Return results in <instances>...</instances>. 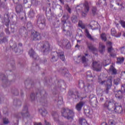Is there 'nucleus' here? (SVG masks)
Segmentation results:
<instances>
[{
    "mask_svg": "<svg viewBox=\"0 0 125 125\" xmlns=\"http://www.w3.org/2000/svg\"><path fill=\"white\" fill-rule=\"evenodd\" d=\"M32 38H33L34 41H39L41 40L42 37H41V34L37 32L34 31L31 35Z\"/></svg>",
    "mask_w": 125,
    "mask_h": 125,
    "instance_id": "423d86ee",
    "label": "nucleus"
},
{
    "mask_svg": "<svg viewBox=\"0 0 125 125\" xmlns=\"http://www.w3.org/2000/svg\"><path fill=\"white\" fill-rule=\"evenodd\" d=\"M78 46H79V45L77 44L75 46V47H78Z\"/></svg>",
    "mask_w": 125,
    "mask_h": 125,
    "instance_id": "13d9d810",
    "label": "nucleus"
},
{
    "mask_svg": "<svg viewBox=\"0 0 125 125\" xmlns=\"http://www.w3.org/2000/svg\"><path fill=\"white\" fill-rule=\"evenodd\" d=\"M84 112L87 117H89V113L90 112V110H89V109H85L84 110Z\"/></svg>",
    "mask_w": 125,
    "mask_h": 125,
    "instance_id": "cd10ccee",
    "label": "nucleus"
},
{
    "mask_svg": "<svg viewBox=\"0 0 125 125\" xmlns=\"http://www.w3.org/2000/svg\"><path fill=\"white\" fill-rule=\"evenodd\" d=\"M125 48H124V47L121 48V53H124L125 52Z\"/></svg>",
    "mask_w": 125,
    "mask_h": 125,
    "instance_id": "ea45409f",
    "label": "nucleus"
},
{
    "mask_svg": "<svg viewBox=\"0 0 125 125\" xmlns=\"http://www.w3.org/2000/svg\"><path fill=\"white\" fill-rule=\"evenodd\" d=\"M124 61H125V58L119 57V58H117V63L118 64H122V63H123V62H124Z\"/></svg>",
    "mask_w": 125,
    "mask_h": 125,
    "instance_id": "aec40b11",
    "label": "nucleus"
},
{
    "mask_svg": "<svg viewBox=\"0 0 125 125\" xmlns=\"http://www.w3.org/2000/svg\"><path fill=\"white\" fill-rule=\"evenodd\" d=\"M115 97L118 99H122L123 98V93L122 91L119 90L115 92Z\"/></svg>",
    "mask_w": 125,
    "mask_h": 125,
    "instance_id": "9b49d317",
    "label": "nucleus"
},
{
    "mask_svg": "<svg viewBox=\"0 0 125 125\" xmlns=\"http://www.w3.org/2000/svg\"><path fill=\"white\" fill-rule=\"evenodd\" d=\"M80 124L81 125H89L88 124H87L86 120L83 118L80 119Z\"/></svg>",
    "mask_w": 125,
    "mask_h": 125,
    "instance_id": "a211bd4d",
    "label": "nucleus"
},
{
    "mask_svg": "<svg viewBox=\"0 0 125 125\" xmlns=\"http://www.w3.org/2000/svg\"><path fill=\"white\" fill-rule=\"evenodd\" d=\"M55 54H57L58 56H59L62 61L65 60V57L64 56V53L63 52L60 51L59 53L56 52Z\"/></svg>",
    "mask_w": 125,
    "mask_h": 125,
    "instance_id": "f8f14e48",
    "label": "nucleus"
},
{
    "mask_svg": "<svg viewBox=\"0 0 125 125\" xmlns=\"http://www.w3.org/2000/svg\"><path fill=\"white\" fill-rule=\"evenodd\" d=\"M64 18H66V16H63L62 17V20H64Z\"/></svg>",
    "mask_w": 125,
    "mask_h": 125,
    "instance_id": "603ef678",
    "label": "nucleus"
},
{
    "mask_svg": "<svg viewBox=\"0 0 125 125\" xmlns=\"http://www.w3.org/2000/svg\"><path fill=\"white\" fill-rule=\"evenodd\" d=\"M35 94H32L30 96V97L32 99V100H35Z\"/></svg>",
    "mask_w": 125,
    "mask_h": 125,
    "instance_id": "e433bc0d",
    "label": "nucleus"
},
{
    "mask_svg": "<svg viewBox=\"0 0 125 125\" xmlns=\"http://www.w3.org/2000/svg\"><path fill=\"white\" fill-rule=\"evenodd\" d=\"M85 33H86V36L88 39L90 40L91 41H93V37L91 36V35L89 34V32H88V30L87 29H85Z\"/></svg>",
    "mask_w": 125,
    "mask_h": 125,
    "instance_id": "dca6fc26",
    "label": "nucleus"
},
{
    "mask_svg": "<svg viewBox=\"0 0 125 125\" xmlns=\"http://www.w3.org/2000/svg\"><path fill=\"white\" fill-rule=\"evenodd\" d=\"M3 123L4 125H7L9 123V121H8V119L7 118H4L3 119Z\"/></svg>",
    "mask_w": 125,
    "mask_h": 125,
    "instance_id": "2f4dec72",
    "label": "nucleus"
},
{
    "mask_svg": "<svg viewBox=\"0 0 125 125\" xmlns=\"http://www.w3.org/2000/svg\"><path fill=\"white\" fill-rule=\"evenodd\" d=\"M12 49L15 51V52H18V48L16 47V43H15L14 45L12 46Z\"/></svg>",
    "mask_w": 125,
    "mask_h": 125,
    "instance_id": "a878e982",
    "label": "nucleus"
},
{
    "mask_svg": "<svg viewBox=\"0 0 125 125\" xmlns=\"http://www.w3.org/2000/svg\"><path fill=\"white\" fill-rule=\"evenodd\" d=\"M111 35L114 37H116V38H120V37L122 36L121 33H119L117 35V32L116 31V29H115V28H112L111 29Z\"/></svg>",
    "mask_w": 125,
    "mask_h": 125,
    "instance_id": "9d476101",
    "label": "nucleus"
},
{
    "mask_svg": "<svg viewBox=\"0 0 125 125\" xmlns=\"http://www.w3.org/2000/svg\"><path fill=\"white\" fill-rule=\"evenodd\" d=\"M34 1H35L34 0H32V2L33 3H34Z\"/></svg>",
    "mask_w": 125,
    "mask_h": 125,
    "instance_id": "e2e57ef3",
    "label": "nucleus"
},
{
    "mask_svg": "<svg viewBox=\"0 0 125 125\" xmlns=\"http://www.w3.org/2000/svg\"><path fill=\"white\" fill-rule=\"evenodd\" d=\"M13 0L14 2L15 3H18V2H19V1H20V0Z\"/></svg>",
    "mask_w": 125,
    "mask_h": 125,
    "instance_id": "79ce46f5",
    "label": "nucleus"
},
{
    "mask_svg": "<svg viewBox=\"0 0 125 125\" xmlns=\"http://www.w3.org/2000/svg\"><path fill=\"white\" fill-rule=\"evenodd\" d=\"M40 112H42V116H45V115H46V114H47V111H46V110H44L43 111L42 110H40Z\"/></svg>",
    "mask_w": 125,
    "mask_h": 125,
    "instance_id": "c85d7f7f",
    "label": "nucleus"
},
{
    "mask_svg": "<svg viewBox=\"0 0 125 125\" xmlns=\"http://www.w3.org/2000/svg\"><path fill=\"white\" fill-rule=\"evenodd\" d=\"M85 56H87V54H85Z\"/></svg>",
    "mask_w": 125,
    "mask_h": 125,
    "instance_id": "338daca9",
    "label": "nucleus"
},
{
    "mask_svg": "<svg viewBox=\"0 0 125 125\" xmlns=\"http://www.w3.org/2000/svg\"><path fill=\"white\" fill-rule=\"evenodd\" d=\"M88 74H91V72H90V71H89L87 72V74L88 75Z\"/></svg>",
    "mask_w": 125,
    "mask_h": 125,
    "instance_id": "4d7b16f0",
    "label": "nucleus"
},
{
    "mask_svg": "<svg viewBox=\"0 0 125 125\" xmlns=\"http://www.w3.org/2000/svg\"><path fill=\"white\" fill-rule=\"evenodd\" d=\"M51 61H52V62H55V61H57V59H55V56H54L52 58Z\"/></svg>",
    "mask_w": 125,
    "mask_h": 125,
    "instance_id": "4c0bfd02",
    "label": "nucleus"
},
{
    "mask_svg": "<svg viewBox=\"0 0 125 125\" xmlns=\"http://www.w3.org/2000/svg\"><path fill=\"white\" fill-rule=\"evenodd\" d=\"M28 54L32 58H34V59H37V58H38L37 54L35 53L34 50L32 49L29 51Z\"/></svg>",
    "mask_w": 125,
    "mask_h": 125,
    "instance_id": "6e6552de",
    "label": "nucleus"
},
{
    "mask_svg": "<svg viewBox=\"0 0 125 125\" xmlns=\"http://www.w3.org/2000/svg\"><path fill=\"white\" fill-rule=\"evenodd\" d=\"M121 83V79H117L116 80H114V84H116V85H118L119 83Z\"/></svg>",
    "mask_w": 125,
    "mask_h": 125,
    "instance_id": "bb28decb",
    "label": "nucleus"
},
{
    "mask_svg": "<svg viewBox=\"0 0 125 125\" xmlns=\"http://www.w3.org/2000/svg\"><path fill=\"white\" fill-rule=\"evenodd\" d=\"M118 5H120V3H117Z\"/></svg>",
    "mask_w": 125,
    "mask_h": 125,
    "instance_id": "69168bd1",
    "label": "nucleus"
},
{
    "mask_svg": "<svg viewBox=\"0 0 125 125\" xmlns=\"http://www.w3.org/2000/svg\"><path fill=\"white\" fill-rule=\"evenodd\" d=\"M102 125H116V123H115V121L113 120H109L108 122V124L104 123Z\"/></svg>",
    "mask_w": 125,
    "mask_h": 125,
    "instance_id": "412c9836",
    "label": "nucleus"
},
{
    "mask_svg": "<svg viewBox=\"0 0 125 125\" xmlns=\"http://www.w3.org/2000/svg\"><path fill=\"white\" fill-rule=\"evenodd\" d=\"M22 10H23V7L22 6V5L19 4L16 6V11L17 13H20Z\"/></svg>",
    "mask_w": 125,
    "mask_h": 125,
    "instance_id": "2eb2a0df",
    "label": "nucleus"
},
{
    "mask_svg": "<svg viewBox=\"0 0 125 125\" xmlns=\"http://www.w3.org/2000/svg\"><path fill=\"white\" fill-rule=\"evenodd\" d=\"M86 88H87V91H88V87H86Z\"/></svg>",
    "mask_w": 125,
    "mask_h": 125,
    "instance_id": "052dcab7",
    "label": "nucleus"
},
{
    "mask_svg": "<svg viewBox=\"0 0 125 125\" xmlns=\"http://www.w3.org/2000/svg\"><path fill=\"white\" fill-rule=\"evenodd\" d=\"M107 45L108 46V52H111L113 50V48H112V42H107Z\"/></svg>",
    "mask_w": 125,
    "mask_h": 125,
    "instance_id": "6ab92c4d",
    "label": "nucleus"
},
{
    "mask_svg": "<svg viewBox=\"0 0 125 125\" xmlns=\"http://www.w3.org/2000/svg\"><path fill=\"white\" fill-rule=\"evenodd\" d=\"M99 49L100 53H103L105 51V46L103 45V43H100L99 47Z\"/></svg>",
    "mask_w": 125,
    "mask_h": 125,
    "instance_id": "ddd939ff",
    "label": "nucleus"
},
{
    "mask_svg": "<svg viewBox=\"0 0 125 125\" xmlns=\"http://www.w3.org/2000/svg\"><path fill=\"white\" fill-rule=\"evenodd\" d=\"M89 11V6H88V3L87 2H85L83 5V10L82 12V16L83 17H85L87 15V13Z\"/></svg>",
    "mask_w": 125,
    "mask_h": 125,
    "instance_id": "7ed1b4c3",
    "label": "nucleus"
},
{
    "mask_svg": "<svg viewBox=\"0 0 125 125\" xmlns=\"http://www.w3.org/2000/svg\"><path fill=\"white\" fill-rule=\"evenodd\" d=\"M0 6H1V7H3V3H2V4H0Z\"/></svg>",
    "mask_w": 125,
    "mask_h": 125,
    "instance_id": "3c124183",
    "label": "nucleus"
},
{
    "mask_svg": "<svg viewBox=\"0 0 125 125\" xmlns=\"http://www.w3.org/2000/svg\"><path fill=\"white\" fill-rule=\"evenodd\" d=\"M21 116H22V117H27L28 116V114H29V112H28V107H24L21 113Z\"/></svg>",
    "mask_w": 125,
    "mask_h": 125,
    "instance_id": "1a4fd4ad",
    "label": "nucleus"
},
{
    "mask_svg": "<svg viewBox=\"0 0 125 125\" xmlns=\"http://www.w3.org/2000/svg\"><path fill=\"white\" fill-rule=\"evenodd\" d=\"M42 51H43L45 54V52H48V51L50 50V45H49V43L48 42L44 43L42 47Z\"/></svg>",
    "mask_w": 125,
    "mask_h": 125,
    "instance_id": "39448f33",
    "label": "nucleus"
},
{
    "mask_svg": "<svg viewBox=\"0 0 125 125\" xmlns=\"http://www.w3.org/2000/svg\"><path fill=\"white\" fill-rule=\"evenodd\" d=\"M121 90L122 91H125V84H122L121 86Z\"/></svg>",
    "mask_w": 125,
    "mask_h": 125,
    "instance_id": "c9c22d12",
    "label": "nucleus"
},
{
    "mask_svg": "<svg viewBox=\"0 0 125 125\" xmlns=\"http://www.w3.org/2000/svg\"><path fill=\"white\" fill-rule=\"evenodd\" d=\"M60 1H61V2H62V0H60Z\"/></svg>",
    "mask_w": 125,
    "mask_h": 125,
    "instance_id": "774afa93",
    "label": "nucleus"
},
{
    "mask_svg": "<svg viewBox=\"0 0 125 125\" xmlns=\"http://www.w3.org/2000/svg\"><path fill=\"white\" fill-rule=\"evenodd\" d=\"M96 23V22H95V21H92V22L90 23V24H91V25H92L93 23Z\"/></svg>",
    "mask_w": 125,
    "mask_h": 125,
    "instance_id": "8fccbe9b",
    "label": "nucleus"
},
{
    "mask_svg": "<svg viewBox=\"0 0 125 125\" xmlns=\"http://www.w3.org/2000/svg\"><path fill=\"white\" fill-rule=\"evenodd\" d=\"M109 84H107V88L106 89H110V88H111V86H112V81L111 80H109Z\"/></svg>",
    "mask_w": 125,
    "mask_h": 125,
    "instance_id": "c756f323",
    "label": "nucleus"
},
{
    "mask_svg": "<svg viewBox=\"0 0 125 125\" xmlns=\"http://www.w3.org/2000/svg\"><path fill=\"white\" fill-rule=\"evenodd\" d=\"M88 47L89 49H90V50H92V51H96L97 50L96 48H94L92 44H90V43L88 44Z\"/></svg>",
    "mask_w": 125,
    "mask_h": 125,
    "instance_id": "4be33fe9",
    "label": "nucleus"
},
{
    "mask_svg": "<svg viewBox=\"0 0 125 125\" xmlns=\"http://www.w3.org/2000/svg\"><path fill=\"white\" fill-rule=\"evenodd\" d=\"M101 38L102 41H104V42H106V41L107 40V38L106 37V34H105V33H103L101 35Z\"/></svg>",
    "mask_w": 125,
    "mask_h": 125,
    "instance_id": "b1692460",
    "label": "nucleus"
},
{
    "mask_svg": "<svg viewBox=\"0 0 125 125\" xmlns=\"http://www.w3.org/2000/svg\"><path fill=\"white\" fill-rule=\"evenodd\" d=\"M76 10L77 11H78V10H80V6H77L76 7Z\"/></svg>",
    "mask_w": 125,
    "mask_h": 125,
    "instance_id": "49530a36",
    "label": "nucleus"
},
{
    "mask_svg": "<svg viewBox=\"0 0 125 125\" xmlns=\"http://www.w3.org/2000/svg\"><path fill=\"white\" fill-rule=\"evenodd\" d=\"M92 68L94 71H96L97 72H100L102 66L100 65L99 62H94L92 64Z\"/></svg>",
    "mask_w": 125,
    "mask_h": 125,
    "instance_id": "20e7f679",
    "label": "nucleus"
},
{
    "mask_svg": "<svg viewBox=\"0 0 125 125\" xmlns=\"http://www.w3.org/2000/svg\"><path fill=\"white\" fill-rule=\"evenodd\" d=\"M7 41V39L6 38H4L3 40L0 39V43H2V42H6Z\"/></svg>",
    "mask_w": 125,
    "mask_h": 125,
    "instance_id": "72a5a7b5",
    "label": "nucleus"
},
{
    "mask_svg": "<svg viewBox=\"0 0 125 125\" xmlns=\"http://www.w3.org/2000/svg\"><path fill=\"white\" fill-rule=\"evenodd\" d=\"M40 25H41V26L43 25V27H44L45 26V25L44 24H43L42 23Z\"/></svg>",
    "mask_w": 125,
    "mask_h": 125,
    "instance_id": "864d4df0",
    "label": "nucleus"
},
{
    "mask_svg": "<svg viewBox=\"0 0 125 125\" xmlns=\"http://www.w3.org/2000/svg\"><path fill=\"white\" fill-rule=\"evenodd\" d=\"M122 5H123V4H120V6L121 7V8H123L122 7Z\"/></svg>",
    "mask_w": 125,
    "mask_h": 125,
    "instance_id": "bf43d9fd",
    "label": "nucleus"
},
{
    "mask_svg": "<svg viewBox=\"0 0 125 125\" xmlns=\"http://www.w3.org/2000/svg\"><path fill=\"white\" fill-rule=\"evenodd\" d=\"M84 104V103L83 102H81L78 104H77L75 106L76 110L79 111H81Z\"/></svg>",
    "mask_w": 125,
    "mask_h": 125,
    "instance_id": "0eeeda50",
    "label": "nucleus"
},
{
    "mask_svg": "<svg viewBox=\"0 0 125 125\" xmlns=\"http://www.w3.org/2000/svg\"><path fill=\"white\" fill-rule=\"evenodd\" d=\"M66 9L68 11V12H69V13H71V9L70 8V7H69V6L66 5Z\"/></svg>",
    "mask_w": 125,
    "mask_h": 125,
    "instance_id": "58836bf2",
    "label": "nucleus"
},
{
    "mask_svg": "<svg viewBox=\"0 0 125 125\" xmlns=\"http://www.w3.org/2000/svg\"><path fill=\"white\" fill-rule=\"evenodd\" d=\"M77 42H80V41L77 40Z\"/></svg>",
    "mask_w": 125,
    "mask_h": 125,
    "instance_id": "0e129e2a",
    "label": "nucleus"
},
{
    "mask_svg": "<svg viewBox=\"0 0 125 125\" xmlns=\"http://www.w3.org/2000/svg\"><path fill=\"white\" fill-rule=\"evenodd\" d=\"M110 55L112 57H115L116 56V54H110Z\"/></svg>",
    "mask_w": 125,
    "mask_h": 125,
    "instance_id": "09e8293b",
    "label": "nucleus"
},
{
    "mask_svg": "<svg viewBox=\"0 0 125 125\" xmlns=\"http://www.w3.org/2000/svg\"><path fill=\"white\" fill-rule=\"evenodd\" d=\"M98 82H99V83H100L101 84H104V83L106 82V81H101L100 80H99Z\"/></svg>",
    "mask_w": 125,
    "mask_h": 125,
    "instance_id": "a19ab883",
    "label": "nucleus"
},
{
    "mask_svg": "<svg viewBox=\"0 0 125 125\" xmlns=\"http://www.w3.org/2000/svg\"><path fill=\"white\" fill-rule=\"evenodd\" d=\"M114 111L116 113H122L123 112V108L120 106H116L114 107Z\"/></svg>",
    "mask_w": 125,
    "mask_h": 125,
    "instance_id": "f3484780",
    "label": "nucleus"
},
{
    "mask_svg": "<svg viewBox=\"0 0 125 125\" xmlns=\"http://www.w3.org/2000/svg\"><path fill=\"white\" fill-rule=\"evenodd\" d=\"M45 124L46 125H50L49 123L46 122V121H45Z\"/></svg>",
    "mask_w": 125,
    "mask_h": 125,
    "instance_id": "c03bdc74",
    "label": "nucleus"
},
{
    "mask_svg": "<svg viewBox=\"0 0 125 125\" xmlns=\"http://www.w3.org/2000/svg\"><path fill=\"white\" fill-rule=\"evenodd\" d=\"M72 22H74L75 23V22H76V21H74V19H73V18H72Z\"/></svg>",
    "mask_w": 125,
    "mask_h": 125,
    "instance_id": "5fc2aeb1",
    "label": "nucleus"
},
{
    "mask_svg": "<svg viewBox=\"0 0 125 125\" xmlns=\"http://www.w3.org/2000/svg\"><path fill=\"white\" fill-rule=\"evenodd\" d=\"M34 125H42V124L41 123H35Z\"/></svg>",
    "mask_w": 125,
    "mask_h": 125,
    "instance_id": "de8ad7c7",
    "label": "nucleus"
},
{
    "mask_svg": "<svg viewBox=\"0 0 125 125\" xmlns=\"http://www.w3.org/2000/svg\"><path fill=\"white\" fill-rule=\"evenodd\" d=\"M92 11L93 14H96V13H97V10L96 9V7H93L92 9Z\"/></svg>",
    "mask_w": 125,
    "mask_h": 125,
    "instance_id": "7c9ffc66",
    "label": "nucleus"
},
{
    "mask_svg": "<svg viewBox=\"0 0 125 125\" xmlns=\"http://www.w3.org/2000/svg\"><path fill=\"white\" fill-rule=\"evenodd\" d=\"M79 27H81L82 29H84V24H83V21H79Z\"/></svg>",
    "mask_w": 125,
    "mask_h": 125,
    "instance_id": "393cba45",
    "label": "nucleus"
},
{
    "mask_svg": "<svg viewBox=\"0 0 125 125\" xmlns=\"http://www.w3.org/2000/svg\"><path fill=\"white\" fill-rule=\"evenodd\" d=\"M109 70L110 72H112L114 75H116L117 74V70L115 69L113 65H111L110 68H109Z\"/></svg>",
    "mask_w": 125,
    "mask_h": 125,
    "instance_id": "5701e85b",
    "label": "nucleus"
},
{
    "mask_svg": "<svg viewBox=\"0 0 125 125\" xmlns=\"http://www.w3.org/2000/svg\"><path fill=\"white\" fill-rule=\"evenodd\" d=\"M124 37H125V33L123 34Z\"/></svg>",
    "mask_w": 125,
    "mask_h": 125,
    "instance_id": "680f3d73",
    "label": "nucleus"
},
{
    "mask_svg": "<svg viewBox=\"0 0 125 125\" xmlns=\"http://www.w3.org/2000/svg\"><path fill=\"white\" fill-rule=\"evenodd\" d=\"M121 76H124V77H125V71H122L121 72Z\"/></svg>",
    "mask_w": 125,
    "mask_h": 125,
    "instance_id": "37998d69",
    "label": "nucleus"
},
{
    "mask_svg": "<svg viewBox=\"0 0 125 125\" xmlns=\"http://www.w3.org/2000/svg\"><path fill=\"white\" fill-rule=\"evenodd\" d=\"M2 77H4V79H5V77H4V75H3V74H2V75H0V79H1V78ZM2 80H3V79H1Z\"/></svg>",
    "mask_w": 125,
    "mask_h": 125,
    "instance_id": "a18cd8bd",
    "label": "nucleus"
},
{
    "mask_svg": "<svg viewBox=\"0 0 125 125\" xmlns=\"http://www.w3.org/2000/svg\"><path fill=\"white\" fill-rule=\"evenodd\" d=\"M115 102L114 100H112L109 102H106L105 104H104V106L106 109H108L109 111H115Z\"/></svg>",
    "mask_w": 125,
    "mask_h": 125,
    "instance_id": "f03ea898",
    "label": "nucleus"
},
{
    "mask_svg": "<svg viewBox=\"0 0 125 125\" xmlns=\"http://www.w3.org/2000/svg\"><path fill=\"white\" fill-rule=\"evenodd\" d=\"M60 99H61V101H58V104H59L60 105L61 104H63V99L62 98V97H60Z\"/></svg>",
    "mask_w": 125,
    "mask_h": 125,
    "instance_id": "f704fd0d",
    "label": "nucleus"
},
{
    "mask_svg": "<svg viewBox=\"0 0 125 125\" xmlns=\"http://www.w3.org/2000/svg\"><path fill=\"white\" fill-rule=\"evenodd\" d=\"M82 60L83 63H85L86 62H87V59H86L84 56L82 57Z\"/></svg>",
    "mask_w": 125,
    "mask_h": 125,
    "instance_id": "473e14b6",
    "label": "nucleus"
},
{
    "mask_svg": "<svg viewBox=\"0 0 125 125\" xmlns=\"http://www.w3.org/2000/svg\"><path fill=\"white\" fill-rule=\"evenodd\" d=\"M62 115L65 118H67L68 120L73 119L74 118V111L69 109H63L62 111Z\"/></svg>",
    "mask_w": 125,
    "mask_h": 125,
    "instance_id": "f257e3e1",
    "label": "nucleus"
},
{
    "mask_svg": "<svg viewBox=\"0 0 125 125\" xmlns=\"http://www.w3.org/2000/svg\"><path fill=\"white\" fill-rule=\"evenodd\" d=\"M58 43L60 46H66L67 44H68V42L62 40L59 41Z\"/></svg>",
    "mask_w": 125,
    "mask_h": 125,
    "instance_id": "4468645a",
    "label": "nucleus"
},
{
    "mask_svg": "<svg viewBox=\"0 0 125 125\" xmlns=\"http://www.w3.org/2000/svg\"><path fill=\"white\" fill-rule=\"evenodd\" d=\"M109 64H110V63H108V64H103V65H104V66H107V65H109Z\"/></svg>",
    "mask_w": 125,
    "mask_h": 125,
    "instance_id": "6e6d98bb",
    "label": "nucleus"
}]
</instances>
